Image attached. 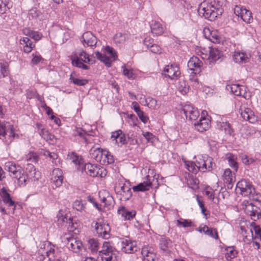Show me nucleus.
I'll return each instance as SVG.
<instances>
[{
  "mask_svg": "<svg viewBox=\"0 0 261 261\" xmlns=\"http://www.w3.org/2000/svg\"><path fill=\"white\" fill-rule=\"evenodd\" d=\"M89 157L103 165L113 166L114 159L110 152L101 148L99 145H93L89 150Z\"/></svg>",
  "mask_w": 261,
  "mask_h": 261,
  "instance_id": "obj_1",
  "label": "nucleus"
},
{
  "mask_svg": "<svg viewBox=\"0 0 261 261\" xmlns=\"http://www.w3.org/2000/svg\"><path fill=\"white\" fill-rule=\"evenodd\" d=\"M5 169L11 174V176L17 179L18 184L20 186L26 185L28 177L21 166L14 162H8L5 163Z\"/></svg>",
  "mask_w": 261,
  "mask_h": 261,
  "instance_id": "obj_2",
  "label": "nucleus"
},
{
  "mask_svg": "<svg viewBox=\"0 0 261 261\" xmlns=\"http://www.w3.org/2000/svg\"><path fill=\"white\" fill-rule=\"evenodd\" d=\"M18 135L13 125L9 123H0V139L6 144H10Z\"/></svg>",
  "mask_w": 261,
  "mask_h": 261,
  "instance_id": "obj_3",
  "label": "nucleus"
},
{
  "mask_svg": "<svg viewBox=\"0 0 261 261\" xmlns=\"http://www.w3.org/2000/svg\"><path fill=\"white\" fill-rule=\"evenodd\" d=\"M80 171L93 177H103L107 174L105 168L99 165L90 163L84 164Z\"/></svg>",
  "mask_w": 261,
  "mask_h": 261,
  "instance_id": "obj_4",
  "label": "nucleus"
},
{
  "mask_svg": "<svg viewBox=\"0 0 261 261\" xmlns=\"http://www.w3.org/2000/svg\"><path fill=\"white\" fill-rule=\"evenodd\" d=\"M78 54V55L73 57L72 59V64L74 66L81 68L84 70H88L89 67L87 65L84 64H93L94 61L89 58V56L84 50H81Z\"/></svg>",
  "mask_w": 261,
  "mask_h": 261,
  "instance_id": "obj_5",
  "label": "nucleus"
},
{
  "mask_svg": "<svg viewBox=\"0 0 261 261\" xmlns=\"http://www.w3.org/2000/svg\"><path fill=\"white\" fill-rule=\"evenodd\" d=\"M198 12L200 16L204 17L211 21L214 20L216 18L220 16L217 14L216 11L208 3L203 2L199 6Z\"/></svg>",
  "mask_w": 261,
  "mask_h": 261,
  "instance_id": "obj_6",
  "label": "nucleus"
},
{
  "mask_svg": "<svg viewBox=\"0 0 261 261\" xmlns=\"http://www.w3.org/2000/svg\"><path fill=\"white\" fill-rule=\"evenodd\" d=\"M96 58L100 62L103 63L108 67L112 65L113 58H114L113 48L109 46H106L102 49V53L96 51L95 53Z\"/></svg>",
  "mask_w": 261,
  "mask_h": 261,
  "instance_id": "obj_7",
  "label": "nucleus"
},
{
  "mask_svg": "<svg viewBox=\"0 0 261 261\" xmlns=\"http://www.w3.org/2000/svg\"><path fill=\"white\" fill-rule=\"evenodd\" d=\"M115 243L117 248L126 253H133L137 250L136 242L128 239L117 237Z\"/></svg>",
  "mask_w": 261,
  "mask_h": 261,
  "instance_id": "obj_8",
  "label": "nucleus"
},
{
  "mask_svg": "<svg viewBox=\"0 0 261 261\" xmlns=\"http://www.w3.org/2000/svg\"><path fill=\"white\" fill-rule=\"evenodd\" d=\"M92 226L94 227L99 237L104 239H108L110 238V227L109 224L104 222L102 219H98L94 221Z\"/></svg>",
  "mask_w": 261,
  "mask_h": 261,
  "instance_id": "obj_9",
  "label": "nucleus"
},
{
  "mask_svg": "<svg viewBox=\"0 0 261 261\" xmlns=\"http://www.w3.org/2000/svg\"><path fill=\"white\" fill-rule=\"evenodd\" d=\"M195 163L197 167L198 168L199 171L202 172L212 170L215 165L213 159L207 156L198 158Z\"/></svg>",
  "mask_w": 261,
  "mask_h": 261,
  "instance_id": "obj_10",
  "label": "nucleus"
},
{
  "mask_svg": "<svg viewBox=\"0 0 261 261\" xmlns=\"http://www.w3.org/2000/svg\"><path fill=\"white\" fill-rule=\"evenodd\" d=\"M242 208L252 220L256 221L259 219L260 216V210L252 203L248 201H244L242 203Z\"/></svg>",
  "mask_w": 261,
  "mask_h": 261,
  "instance_id": "obj_11",
  "label": "nucleus"
},
{
  "mask_svg": "<svg viewBox=\"0 0 261 261\" xmlns=\"http://www.w3.org/2000/svg\"><path fill=\"white\" fill-rule=\"evenodd\" d=\"M237 189L240 191V193L244 196H249L252 191H254V188L252 184L246 179H242L237 184Z\"/></svg>",
  "mask_w": 261,
  "mask_h": 261,
  "instance_id": "obj_12",
  "label": "nucleus"
},
{
  "mask_svg": "<svg viewBox=\"0 0 261 261\" xmlns=\"http://www.w3.org/2000/svg\"><path fill=\"white\" fill-rule=\"evenodd\" d=\"M163 74L171 80H176L180 74L179 67L175 64L166 66L163 71Z\"/></svg>",
  "mask_w": 261,
  "mask_h": 261,
  "instance_id": "obj_13",
  "label": "nucleus"
},
{
  "mask_svg": "<svg viewBox=\"0 0 261 261\" xmlns=\"http://www.w3.org/2000/svg\"><path fill=\"white\" fill-rule=\"evenodd\" d=\"M227 90L230 91L236 96H242L245 99H249L250 95L246 92V88L238 84L228 85L226 86Z\"/></svg>",
  "mask_w": 261,
  "mask_h": 261,
  "instance_id": "obj_14",
  "label": "nucleus"
},
{
  "mask_svg": "<svg viewBox=\"0 0 261 261\" xmlns=\"http://www.w3.org/2000/svg\"><path fill=\"white\" fill-rule=\"evenodd\" d=\"M67 240L66 246L71 251L80 254L82 251L83 246L82 242L80 240H76L75 238L66 237L65 238Z\"/></svg>",
  "mask_w": 261,
  "mask_h": 261,
  "instance_id": "obj_15",
  "label": "nucleus"
},
{
  "mask_svg": "<svg viewBox=\"0 0 261 261\" xmlns=\"http://www.w3.org/2000/svg\"><path fill=\"white\" fill-rule=\"evenodd\" d=\"M50 180L55 188L60 187L62 186L63 181V175L61 169L55 168L53 170L50 175Z\"/></svg>",
  "mask_w": 261,
  "mask_h": 261,
  "instance_id": "obj_16",
  "label": "nucleus"
},
{
  "mask_svg": "<svg viewBox=\"0 0 261 261\" xmlns=\"http://www.w3.org/2000/svg\"><path fill=\"white\" fill-rule=\"evenodd\" d=\"M37 259L39 261H50L55 259V250L53 246L48 245L47 250L43 253L41 249L38 252Z\"/></svg>",
  "mask_w": 261,
  "mask_h": 261,
  "instance_id": "obj_17",
  "label": "nucleus"
},
{
  "mask_svg": "<svg viewBox=\"0 0 261 261\" xmlns=\"http://www.w3.org/2000/svg\"><path fill=\"white\" fill-rule=\"evenodd\" d=\"M2 193L1 197L3 202L8 207H12L14 210L15 209V202L12 199L10 194V190L8 187L3 186L1 188Z\"/></svg>",
  "mask_w": 261,
  "mask_h": 261,
  "instance_id": "obj_18",
  "label": "nucleus"
},
{
  "mask_svg": "<svg viewBox=\"0 0 261 261\" xmlns=\"http://www.w3.org/2000/svg\"><path fill=\"white\" fill-rule=\"evenodd\" d=\"M182 112L185 114L186 118L190 120H196L199 116L198 110L190 104L186 105L183 107L181 113Z\"/></svg>",
  "mask_w": 261,
  "mask_h": 261,
  "instance_id": "obj_19",
  "label": "nucleus"
},
{
  "mask_svg": "<svg viewBox=\"0 0 261 261\" xmlns=\"http://www.w3.org/2000/svg\"><path fill=\"white\" fill-rule=\"evenodd\" d=\"M144 261H158L154 249L149 246H144L141 251Z\"/></svg>",
  "mask_w": 261,
  "mask_h": 261,
  "instance_id": "obj_20",
  "label": "nucleus"
},
{
  "mask_svg": "<svg viewBox=\"0 0 261 261\" xmlns=\"http://www.w3.org/2000/svg\"><path fill=\"white\" fill-rule=\"evenodd\" d=\"M81 40L85 47L95 46L97 42L96 37L90 32L84 33Z\"/></svg>",
  "mask_w": 261,
  "mask_h": 261,
  "instance_id": "obj_21",
  "label": "nucleus"
},
{
  "mask_svg": "<svg viewBox=\"0 0 261 261\" xmlns=\"http://www.w3.org/2000/svg\"><path fill=\"white\" fill-rule=\"evenodd\" d=\"M240 111L241 115L244 120L251 123L256 121L257 118L250 109L243 107L240 108Z\"/></svg>",
  "mask_w": 261,
  "mask_h": 261,
  "instance_id": "obj_22",
  "label": "nucleus"
},
{
  "mask_svg": "<svg viewBox=\"0 0 261 261\" xmlns=\"http://www.w3.org/2000/svg\"><path fill=\"white\" fill-rule=\"evenodd\" d=\"M194 126L199 132H203L209 129L211 126L210 120L208 118L201 117L199 121L195 122Z\"/></svg>",
  "mask_w": 261,
  "mask_h": 261,
  "instance_id": "obj_23",
  "label": "nucleus"
},
{
  "mask_svg": "<svg viewBox=\"0 0 261 261\" xmlns=\"http://www.w3.org/2000/svg\"><path fill=\"white\" fill-rule=\"evenodd\" d=\"M103 249L102 251H99L100 253H102V261H114L113 258V250L112 248L109 247V244L107 242L103 243Z\"/></svg>",
  "mask_w": 261,
  "mask_h": 261,
  "instance_id": "obj_24",
  "label": "nucleus"
},
{
  "mask_svg": "<svg viewBox=\"0 0 261 261\" xmlns=\"http://www.w3.org/2000/svg\"><path fill=\"white\" fill-rule=\"evenodd\" d=\"M98 196L101 202L103 203V206H111L114 201L113 197L107 190H103L99 191Z\"/></svg>",
  "mask_w": 261,
  "mask_h": 261,
  "instance_id": "obj_25",
  "label": "nucleus"
},
{
  "mask_svg": "<svg viewBox=\"0 0 261 261\" xmlns=\"http://www.w3.org/2000/svg\"><path fill=\"white\" fill-rule=\"evenodd\" d=\"M202 63L200 61L198 58L193 56L188 62V67L189 70L199 73L201 71L200 68L202 66Z\"/></svg>",
  "mask_w": 261,
  "mask_h": 261,
  "instance_id": "obj_26",
  "label": "nucleus"
},
{
  "mask_svg": "<svg viewBox=\"0 0 261 261\" xmlns=\"http://www.w3.org/2000/svg\"><path fill=\"white\" fill-rule=\"evenodd\" d=\"M149 176H147L146 181L141 182L137 186H133L132 189L134 192H145L148 191L152 186V181L150 179H148Z\"/></svg>",
  "mask_w": 261,
  "mask_h": 261,
  "instance_id": "obj_27",
  "label": "nucleus"
},
{
  "mask_svg": "<svg viewBox=\"0 0 261 261\" xmlns=\"http://www.w3.org/2000/svg\"><path fill=\"white\" fill-rule=\"evenodd\" d=\"M117 214L124 220H130L136 216V212L128 211L124 206H121L118 209Z\"/></svg>",
  "mask_w": 261,
  "mask_h": 261,
  "instance_id": "obj_28",
  "label": "nucleus"
},
{
  "mask_svg": "<svg viewBox=\"0 0 261 261\" xmlns=\"http://www.w3.org/2000/svg\"><path fill=\"white\" fill-rule=\"evenodd\" d=\"M37 128H38L39 134L40 136L44 139L46 141L48 142L49 143H54L55 137L52 134H50L48 130L42 127L40 124H37Z\"/></svg>",
  "mask_w": 261,
  "mask_h": 261,
  "instance_id": "obj_29",
  "label": "nucleus"
},
{
  "mask_svg": "<svg viewBox=\"0 0 261 261\" xmlns=\"http://www.w3.org/2000/svg\"><path fill=\"white\" fill-rule=\"evenodd\" d=\"M20 43L23 46V50L26 53H30L35 47V44L28 37L20 39Z\"/></svg>",
  "mask_w": 261,
  "mask_h": 261,
  "instance_id": "obj_30",
  "label": "nucleus"
},
{
  "mask_svg": "<svg viewBox=\"0 0 261 261\" xmlns=\"http://www.w3.org/2000/svg\"><path fill=\"white\" fill-rule=\"evenodd\" d=\"M67 225L68 230L76 234V231L79 232V229L80 228L81 224L75 218L73 219L69 217Z\"/></svg>",
  "mask_w": 261,
  "mask_h": 261,
  "instance_id": "obj_31",
  "label": "nucleus"
},
{
  "mask_svg": "<svg viewBox=\"0 0 261 261\" xmlns=\"http://www.w3.org/2000/svg\"><path fill=\"white\" fill-rule=\"evenodd\" d=\"M26 171L28 172L27 176L28 179L33 178L34 180H37L39 178L40 173L38 171H36V169L34 165L32 164L28 163L26 167Z\"/></svg>",
  "mask_w": 261,
  "mask_h": 261,
  "instance_id": "obj_32",
  "label": "nucleus"
},
{
  "mask_svg": "<svg viewBox=\"0 0 261 261\" xmlns=\"http://www.w3.org/2000/svg\"><path fill=\"white\" fill-rule=\"evenodd\" d=\"M224 0H210L208 3L211 5H212L213 8L216 11L217 14L221 15L223 12V6L224 4Z\"/></svg>",
  "mask_w": 261,
  "mask_h": 261,
  "instance_id": "obj_33",
  "label": "nucleus"
},
{
  "mask_svg": "<svg viewBox=\"0 0 261 261\" xmlns=\"http://www.w3.org/2000/svg\"><path fill=\"white\" fill-rule=\"evenodd\" d=\"M199 231L203 232L205 234L217 239L218 238V235L217 230L215 229L209 228L206 225H204L203 227H199Z\"/></svg>",
  "mask_w": 261,
  "mask_h": 261,
  "instance_id": "obj_34",
  "label": "nucleus"
},
{
  "mask_svg": "<svg viewBox=\"0 0 261 261\" xmlns=\"http://www.w3.org/2000/svg\"><path fill=\"white\" fill-rule=\"evenodd\" d=\"M209 54V60L213 62H216L222 57V52L216 48H211Z\"/></svg>",
  "mask_w": 261,
  "mask_h": 261,
  "instance_id": "obj_35",
  "label": "nucleus"
},
{
  "mask_svg": "<svg viewBox=\"0 0 261 261\" xmlns=\"http://www.w3.org/2000/svg\"><path fill=\"white\" fill-rule=\"evenodd\" d=\"M233 59L236 63H244L247 61L248 58L245 53L235 51L233 55Z\"/></svg>",
  "mask_w": 261,
  "mask_h": 261,
  "instance_id": "obj_36",
  "label": "nucleus"
},
{
  "mask_svg": "<svg viewBox=\"0 0 261 261\" xmlns=\"http://www.w3.org/2000/svg\"><path fill=\"white\" fill-rule=\"evenodd\" d=\"M150 28L152 33L156 36L161 35L164 32L162 25L159 22L152 21L150 24Z\"/></svg>",
  "mask_w": 261,
  "mask_h": 261,
  "instance_id": "obj_37",
  "label": "nucleus"
},
{
  "mask_svg": "<svg viewBox=\"0 0 261 261\" xmlns=\"http://www.w3.org/2000/svg\"><path fill=\"white\" fill-rule=\"evenodd\" d=\"M115 143L120 146L127 143L125 135L120 129L115 131Z\"/></svg>",
  "mask_w": 261,
  "mask_h": 261,
  "instance_id": "obj_38",
  "label": "nucleus"
},
{
  "mask_svg": "<svg viewBox=\"0 0 261 261\" xmlns=\"http://www.w3.org/2000/svg\"><path fill=\"white\" fill-rule=\"evenodd\" d=\"M68 157L72 162H73L75 165L78 166L77 169L80 171L82 167L84 165L81 157L77 156L74 152H71L68 155Z\"/></svg>",
  "mask_w": 261,
  "mask_h": 261,
  "instance_id": "obj_39",
  "label": "nucleus"
},
{
  "mask_svg": "<svg viewBox=\"0 0 261 261\" xmlns=\"http://www.w3.org/2000/svg\"><path fill=\"white\" fill-rule=\"evenodd\" d=\"M217 126L219 129L223 130L226 134L231 135L233 133L231 125L227 122H219L217 123Z\"/></svg>",
  "mask_w": 261,
  "mask_h": 261,
  "instance_id": "obj_40",
  "label": "nucleus"
},
{
  "mask_svg": "<svg viewBox=\"0 0 261 261\" xmlns=\"http://www.w3.org/2000/svg\"><path fill=\"white\" fill-rule=\"evenodd\" d=\"M241 233L244 236V241L246 242L247 240L250 241L253 240L254 238L253 235V231L251 229L247 228V229L244 227H241Z\"/></svg>",
  "mask_w": 261,
  "mask_h": 261,
  "instance_id": "obj_41",
  "label": "nucleus"
},
{
  "mask_svg": "<svg viewBox=\"0 0 261 261\" xmlns=\"http://www.w3.org/2000/svg\"><path fill=\"white\" fill-rule=\"evenodd\" d=\"M89 248L92 253H96L98 251L100 244L94 239H90L88 241Z\"/></svg>",
  "mask_w": 261,
  "mask_h": 261,
  "instance_id": "obj_42",
  "label": "nucleus"
},
{
  "mask_svg": "<svg viewBox=\"0 0 261 261\" xmlns=\"http://www.w3.org/2000/svg\"><path fill=\"white\" fill-rule=\"evenodd\" d=\"M69 81L74 85L79 86H85L88 83V81L87 80L77 78L74 76L73 74H71L70 75Z\"/></svg>",
  "mask_w": 261,
  "mask_h": 261,
  "instance_id": "obj_43",
  "label": "nucleus"
},
{
  "mask_svg": "<svg viewBox=\"0 0 261 261\" xmlns=\"http://www.w3.org/2000/svg\"><path fill=\"white\" fill-rule=\"evenodd\" d=\"M222 176L224 182L229 185H231L234 181L232 172L229 169H227L224 171Z\"/></svg>",
  "mask_w": 261,
  "mask_h": 261,
  "instance_id": "obj_44",
  "label": "nucleus"
},
{
  "mask_svg": "<svg viewBox=\"0 0 261 261\" xmlns=\"http://www.w3.org/2000/svg\"><path fill=\"white\" fill-rule=\"evenodd\" d=\"M83 141L87 144H92L93 145H99L98 142H100L97 137L92 136L89 134H86Z\"/></svg>",
  "mask_w": 261,
  "mask_h": 261,
  "instance_id": "obj_45",
  "label": "nucleus"
},
{
  "mask_svg": "<svg viewBox=\"0 0 261 261\" xmlns=\"http://www.w3.org/2000/svg\"><path fill=\"white\" fill-rule=\"evenodd\" d=\"M120 191H118L117 192V194L120 193V195H122L123 196L125 197V199H128L129 197L132 196V192L130 189L127 186H125V184H123V186L119 185Z\"/></svg>",
  "mask_w": 261,
  "mask_h": 261,
  "instance_id": "obj_46",
  "label": "nucleus"
},
{
  "mask_svg": "<svg viewBox=\"0 0 261 261\" xmlns=\"http://www.w3.org/2000/svg\"><path fill=\"white\" fill-rule=\"evenodd\" d=\"M226 159L229 163V166L234 170L237 171L238 168V163L236 161L237 158L232 154H228Z\"/></svg>",
  "mask_w": 261,
  "mask_h": 261,
  "instance_id": "obj_47",
  "label": "nucleus"
},
{
  "mask_svg": "<svg viewBox=\"0 0 261 261\" xmlns=\"http://www.w3.org/2000/svg\"><path fill=\"white\" fill-rule=\"evenodd\" d=\"M241 18L244 22L247 23H251L253 20L251 12L246 9H245V10H243Z\"/></svg>",
  "mask_w": 261,
  "mask_h": 261,
  "instance_id": "obj_48",
  "label": "nucleus"
},
{
  "mask_svg": "<svg viewBox=\"0 0 261 261\" xmlns=\"http://www.w3.org/2000/svg\"><path fill=\"white\" fill-rule=\"evenodd\" d=\"M187 169L194 174H196L198 171V168L197 167L195 162L192 161H186L185 162Z\"/></svg>",
  "mask_w": 261,
  "mask_h": 261,
  "instance_id": "obj_49",
  "label": "nucleus"
},
{
  "mask_svg": "<svg viewBox=\"0 0 261 261\" xmlns=\"http://www.w3.org/2000/svg\"><path fill=\"white\" fill-rule=\"evenodd\" d=\"M69 218V217H68V216L67 215L65 216H64L62 211H60L57 215L58 224L59 225L63 226L64 225L65 223L67 224Z\"/></svg>",
  "mask_w": 261,
  "mask_h": 261,
  "instance_id": "obj_50",
  "label": "nucleus"
},
{
  "mask_svg": "<svg viewBox=\"0 0 261 261\" xmlns=\"http://www.w3.org/2000/svg\"><path fill=\"white\" fill-rule=\"evenodd\" d=\"M39 156L38 154L34 152H30L25 156V160L28 162L37 163L38 161Z\"/></svg>",
  "mask_w": 261,
  "mask_h": 261,
  "instance_id": "obj_51",
  "label": "nucleus"
},
{
  "mask_svg": "<svg viewBox=\"0 0 261 261\" xmlns=\"http://www.w3.org/2000/svg\"><path fill=\"white\" fill-rule=\"evenodd\" d=\"M189 86L185 81H180L178 86V89L182 94H185L189 91Z\"/></svg>",
  "mask_w": 261,
  "mask_h": 261,
  "instance_id": "obj_52",
  "label": "nucleus"
},
{
  "mask_svg": "<svg viewBox=\"0 0 261 261\" xmlns=\"http://www.w3.org/2000/svg\"><path fill=\"white\" fill-rule=\"evenodd\" d=\"M0 71L1 73V77H6L9 75V68L8 64L7 63H0Z\"/></svg>",
  "mask_w": 261,
  "mask_h": 261,
  "instance_id": "obj_53",
  "label": "nucleus"
},
{
  "mask_svg": "<svg viewBox=\"0 0 261 261\" xmlns=\"http://www.w3.org/2000/svg\"><path fill=\"white\" fill-rule=\"evenodd\" d=\"M87 133L81 128H75L73 130V135L77 137L81 140H84Z\"/></svg>",
  "mask_w": 261,
  "mask_h": 261,
  "instance_id": "obj_54",
  "label": "nucleus"
},
{
  "mask_svg": "<svg viewBox=\"0 0 261 261\" xmlns=\"http://www.w3.org/2000/svg\"><path fill=\"white\" fill-rule=\"evenodd\" d=\"M40 154L44 156L49 158L53 160V162L58 159V155L55 152H51L47 150L41 149Z\"/></svg>",
  "mask_w": 261,
  "mask_h": 261,
  "instance_id": "obj_55",
  "label": "nucleus"
},
{
  "mask_svg": "<svg viewBox=\"0 0 261 261\" xmlns=\"http://www.w3.org/2000/svg\"><path fill=\"white\" fill-rule=\"evenodd\" d=\"M237 254V252L232 247H229L227 249V253L225 254V257L227 260H230L234 258Z\"/></svg>",
  "mask_w": 261,
  "mask_h": 261,
  "instance_id": "obj_56",
  "label": "nucleus"
},
{
  "mask_svg": "<svg viewBox=\"0 0 261 261\" xmlns=\"http://www.w3.org/2000/svg\"><path fill=\"white\" fill-rule=\"evenodd\" d=\"M85 204L80 200H76L73 203V208L78 211H82L85 209Z\"/></svg>",
  "mask_w": 261,
  "mask_h": 261,
  "instance_id": "obj_57",
  "label": "nucleus"
},
{
  "mask_svg": "<svg viewBox=\"0 0 261 261\" xmlns=\"http://www.w3.org/2000/svg\"><path fill=\"white\" fill-rule=\"evenodd\" d=\"M177 225L183 227H189L192 226V222L188 220L180 219L177 220Z\"/></svg>",
  "mask_w": 261,
  "mask_h": 261,
  "instance_id": "obj_58",
  "label": "nucleus"
},
{
  "mask_svg": "<svg viewBox=\"0 0 261 261\" xmlns=\"http://www.w3.org/2000/svg\"><path fill=\"white\" fill-rule=\"evenodd\" d=\"M210 40L215 43H219L221 40L220 36L215 32H212L210 36Z\"/></svg>",
  "mask_w": 261,
  "mask_h": 261,
  "instance_id": "obj_59",
  "label": "nucleus"
},
{
  "mask_svg": "<svg viewBox=\"0 0 261 261\" xmlns=\"http://www.w3.org/2000/svg\"><path fill=\"white\" fill-rule=\"evenodd\" d=\"M240 158H241L242 162L246 165H249L253 163L254 161V159L249 158L246 154H242L240 156Z\"/></svg>",
  "mask_w": 261,
  "mask_h": 261,
  "instance_id": "obj_60",
  "label": "nucleus"
},
{
  "mask_svg": "<svg viewBox=\"0 0 261 261\" xmlns=\"http://www.w3.org/2000/svg\"><path fill=\"white\" fill-rule=\"evenodd\" d=\"M248 197L253 200L256 201H261V194L257 192L254 189V191H252L251 192V194H250Z\"/></svg>",
  "mask_w": 261,
  "mask_h": 261,
  "instance_id": "obj_61",
  "label": "nucleus"
},
{
  "mask_svg": "<svg viewBox=\"0 0 261 261\" xmlns=\"http://www.w3.org/2000/svg\"><path fill=\"white\" fill-rule=\"evenodd\" d=\"M147 105L148 107L152 109H156L157 102L155 99L153 98H148L145 100V103L144 105Z\"/></svg>",
  "mask_w": 261,
  "mask_h": 261,
  "instance_id": "obj_62",
  "label": "nucleus"
},
{
  "mask_svg": "<svg viewBox=\"0 0 261 261\" xmlns=\"http://www.w3.org/2000/svg\"><path fill=\"white\" fill-rule=\"evenodd\" d=\"M123 74L127 76L129 79H134L135 77V75L132 70H129L125 68V65L122 66Z\"/></svg>",
  "mask_w": 261,
  "mask_h": 261,
  "instance_id": "obj_63",
  "label": "nucleus"
},
{
  "mask_svg": "<svg viewBox=\"0 0 261 261\" xmlns=\"http://www.w3.org/2000/svg\"><path fill=\"white\" fill-rule=\"evenodd\" d=\"M170 242L165 239H162L160 241V247L164 251H167L169 249V245Z\"/></svg>",
  "mask_w": 261,
  "mask_h": 261,
  "instance_id": "obj_64",
  "label": "nucleus"
}]
</instances>
